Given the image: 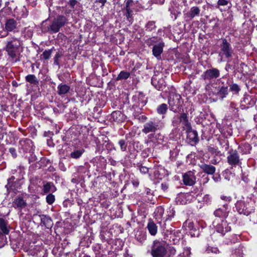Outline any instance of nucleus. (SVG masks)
Wrapping results in <instances>:
<instances>
[{
	"mask_svg": "<svg viewBox=\"0 0 257 257\" xmlns=\"http://www.w3.org/2000/svg\"><path fill=\"white\" fill-rule=\"evenodd\" d=\"M47 22V21H43L42 23V32H49L51 34L56 33L64 25V18L63 16H59L53 21L51 24H48Z\"/></svg>",
	"mask_w": 257,
	"mask_h": 257,
	"instance_id": "nucleus-1",
	"label": "nucleus"
},
{
	"mask_svg": "<svg viewBox=\"0 0 257 257\" xmlns=\"http://www.w3.org/2000/svg\"><path fill=\"white\" fill-rule=\"evenodd\" d=\"M21 41L17 38H13L9 41L6 47V51L8 55L12 59L16 58L15 61L19 60L17 59V56L20 54L19 49L21 46Z\"/></svg>",
	"mask_w": 257,
	"mask_h": 257,
	"instance_id": "nucleus-2",
	"label": "nucleus"
},
{
	"mask_svg": "<svg viewBox=\"0 0 257 257\" xmlns=\"http://www.w3.org/2000/svg\"><path fill=\"white\" fill-rule=\"evenodd\" d=\"M181 96L176 93H171L168 99V103L171 110L178 112L181 107Z\"/></svg>",
	"mask_w": 257,
	"mask_h": 257,
	"instance_id": "nucleus-3",
	"label": "nucleus"
},
{
	"mask_svg": "<svg viewBox=\"0 0 257 257\" xmlns=\"http://www.w3.org/2000/svg\"><path fill=\"white\" fill-rule=\"evenodd\" d=\"M233 51L230 44L226 39H223L222 44L220 45V51L219 55L220 57V61H223V56L226 58L230 57L232 56Z\"/></svg>",
	"mask_w": 257,
	"mask_h": 257,
	"instance_id": "nucleus-4",
	"label": "nucleus"
},
{
	"mask_svg": "<svg viewBox=\"0 0 257 257\" xmlns=\"http://www.w3.org/2000/svg\"><path fill=\"white\" fill-rule=\"evenodd\" d=\"M167 252L165 246L159 242H154L151 254L153 257H164Z\"/></svg>",
	"mask_w": 257,
	"mask_h": 257,
	"instance_id": "nucleus-5",
	"label": "nucleus"
},
{
	"mask_svg": "<svg viewBox=\"0 0 257 257\" xmlns=\"http://www.w3.org/2000/svg\"><path fill=\"white\" fill-rule=\"evenodd\" d=\"M213 224L216 230L222 234H224L230 230V227L228 226L226 221L223 219L216 218L214 221Z\"/></svg>",
	"mask_w": 257,
	"mask_h": 257,
	"instance_id": "nucleus-6",
	"label": "nucleus"
},
{
	"mask_svg": "<svg viewBox=\"0 0 257 257\" xmlns=\"http://www.w3.org/2000/svg\"><path fill=\"white\" fill-rule=\"evenodd\" d=\"M227 159L228 163L232 166H235L241 164L239 157L236 150H230L228 152Z\"/></svg>",
	"mask_w": 257,
	"mask_h": 257,
	"instance_id": "nucleus-7",
	"label": "nucleus"
},
{
	"mask_svg": "<svg viewBox=\"0 0 257 257\" xmlns=\"http://www.w3.org/2000/svg\"><path fill=\"white\" fill-rule=\"evenodd\" d=\"M219 71L216 68L207 70L201 75L204 80H211L218 78L219 76Z\"/></svg>",
	"mask_w": 257,
	"mask_h": 257,
	"instance_id": "nucleus-8",
	"label": "nucleus"
},
{
	"mask_svg": "<svg viewBox=\"0 0 257 257\" xmlns=\"http://www.w3.org/2000/svg\"><path fill=\"white\" fill-rule=\"evenodd\" d=\"M183 182L184 184L188 186H192L195 183L196 177L193 172L189 171L185 173L183 176Z\"/></svg>",
	"mask_w": 257,
	"mask_h": 257,
	"instance_id": "nucleus-9",
	"label": "nucleus"
},
{
	"mask_svg": "<svg viewBox=\"0 0 257 257\" xmlns=\"http://www.w3.org/2000/svg\"><path fill=\"white\" fill-rule=\"evenodd\" d=\"M158 125L153 121H149L144 124L143 132L145 134L155 132L158 128Z\"/></svg>",
	"mask_w": 257,
	"mask_h": 257,
	"instance_id": "nucleus-10",
	"label": "nucleus"
},
{
	"mask_svg": "<svg viewBox=\"0 0 257 257\" xmlns=\"http://www.w3.org/2000/svg\"><path fill=\"white\" fill-rule=\"evenodd\" d=\"M13 206L15 208L21 210L27 207V203L23 197H18L13 201Z\"/></svg>",
	"mask_w": 257,
	"mask_h": 257,
	"instance_id": "nucleus-11",
	"label": "nucleus"
},
{
	"mask_svg": "<svg viewBox=\"0 0 257 257\" xmlns=\"http://www.w3.org/2000/svg\"><path fill=\"white\" fill-rule=\"evenodd\" d=\"M164 43L162 42L159 43L154 46L152 50L153 55L158 59H161V54L163 51Z\"/></svg>",
	"mask_w": 257,
	"mask_h": 257,
	"instance_id": "nucleus-12",
	"label": "nucleus"
},
{
	"mask_svg": "<svg viewBox=\"0 0 257 257\" xmlns=\"http://www.w3.org/2000/svg\"><path fill=\"white\" fill-rule=\"evenodd\" d=\"M187 138L190 142L196 143L198 142V134L196 131L193 130L192 127L186 130Z\"/></svg>",
	"mask_w": 257,
	"mask_h": 257,
	"instance_id": "nucleus-13",
	"label": "nucleus"
},
{
	"mask_svg": "<svg viewBox=\"0 0 257 257\" xmlns=\"http://www.w3.org/2000/svg\"><path fill=\"white\" fill-rule=\"evenodd\" d=\"M180 121L183 125V127L185 130L190 129L191 125L189 122L187 115L185 113H182L181 114L180 116Z\"/></svg>",
	"mask_w": 257,
	"mask_h": 257,
	"instance_id": "nucleus-14",
	"label": "nucleus"
},
{
	"mask_svg": "<svg viewBox=\"0 0 257 257\" xmlns=\"http://www.w3.org/2000/svg\"><path fill=\"white\" fill-rule=\"evenodd\" d=\"M200 168L204 172L208 175H213L216 170L215 167L206 164H203L200 166Z\"/></svg>",
	"mask_w": 257,
	"mask_h": 257,
	"instance_id": "nucleus-15",
	"label": "nucleus"
},
{
	"mask_svg": "<svg viewBox=\"0 0 257 257\" xmlns=\"http://www.w3.org/2000/svg\"><path fill=\"white\" fill-rule=\"evenodd\" d=\"M17 22L13 19H10L7 21L5 24V28L8 32H11L16 28Z\"/></svg>",
	"mask_w": 257,
	"mask_h": 257,
	"instance_id": "nucleus-16",
	"label": "nucleus"
},
{
	"mask_svg": "<svg viewBox=\"0 0 257 257\" xmlns=\"http://www.w3.org/2000/svg\"><path fill=\"white\" fill-rule=\"evenodd\" d=\"M41 222L44 226L47 228H50L53 226V221L51 219L45 215H42L40 216Z\"/></svg>",
	"mask_w": 257,
	"mask_h": 257,
	"instance_id": "nucleus-17",
	"label": "nucleus"
},
{
	"mask_svg": "<svg viewBox=\"0 0 257 257\" xmlns=\"http://www.w3.org/2000/svg\"><path fill=\"white\" fill-rule=\"evenodd\" d=\"M147 228L151 235H155L156 234L157 232V226L152 220L149 221Z\"/></svg>",
	"mask_w": 257,
	"mask_h": 257,
	"instance_id": "nucleus-18",
	"label": "nucleus"
},
{
	"mask_svg": "<svg viewBox=\"0 0 257 257\" xmlns=\"http://www.w3.org/2000/svg\"><path fill=\"white\" fill-rule=\"evenodd\" d=\"M55 190L56 188L52 183L48 182L44 185L43 191L45 193H48L50 192H53Z\"/></svg>",
	"mask_w": 257,
	"mask_h": 257,
	"instance_id": "nucleus-19",
	"label": "nucleus"
},
{
	"mask_svg": "<svg viewBox=\"0 0 257 257\" xmlns=\"http://www.w3.org/2000/svg\"><path fill=\"white\" fill-rule=\"evenodd\" d=\"M0 228L4 234H8L9 230L7 227V223L4 219L0 218Z\"/></svg>",
	"mask_w": 257,
	"mask_h": 257,
	"instance_id": "nucleus-20",
	"label": "nucleus"
},
{
	"mask_svg": "<svg viewBox=\"0 0 257 257\" xmlns=\"http://www.w3.org/2000/svg\"><path fill=\"white\" fill-rule=\"evenodd\" d=\"M214 215L216 217H218V218L220 219V218L226 217L228 214L226 211L219 208L215 211Z\"/></svg>",
	"mask_w": 257,
	"mask_h": 257,
	"instance_id": "nucleus-21",
	"label": "nucleus"
},
{
	"mask_svg": "<svg viewBox=\"0 0 257 257\" xmlns=\"http://www.w3.org/2000/svg\"><path fill=\"white\" fill-rule=\"evenodd\" d=\"M200 13V10L198 7H193L191 9V10L189 13V17L191 19H193L195 16L199 15Z\"/></svg>",
	"mask_w": 257,
	"mask_h": 257,
	"instance_id": "nucleus-22",
	"label": "nucleus"
},
{
	"mask_svg": "<svg viewBox=\"0 0 257 257\" xmlns=\"http://www.w3.org/2000/svg\"><path fill=\"white\" fill-rule=\"evenodd\" d=\"M26 80L29 83L33 84H38L39 83L38 80L37 79L36 76L34 75H28L26 77Z\"/></svg>",
	"mask_w": 257,
	"mask_h": 257,
	"instance_id": "nucleus-23",
	"label": "nucleus"
},
{
	"mask_svg": "<svg viewBox=\"0 0 257 257\" xmlns=\"http://www.w3.org/2000/svg\"><path fill=\"white\" fill-rule=\"evenodd\" d=\"M130 73L129 72L122 71L118 74L116 79L117 80L126 79L130 77Z\"/></svg>",
	"mask_w": 257,
	"mask_h": 257,
	"instance_id": "nucleus-24",
	"label": "nucleus"
},
{
	"mask_svg": "<svg viewBox=\"0 0 257 257\" xmlns=\"http://www.w3.org/2000/svg\"><path fill=\"white\" fill-rule=\"evenodd\" d=\"M168 109V107H167V104H165V103H163L162 104H161L157 108V112L159 113V114H165L166 111H167V110Z\"/></svg>",
	"mask_w": 257,
	"mask_h": 257,
	"instance_id": "nucleus-25",
	"label": "nucleus"
},
{
	"mask_svg": "<svg viewBox=\"0 0 257 257\" xmlns=\"http://www.w3.org/2000/svg\"><path fill=\"white\" fill-rule=\"evenodd\" d=\"M84 152V150H76L72 152L70 154V156L72 158L77 159L79 158Z\"/></svg>",
	"mask_w": 257,
	"mask_h": 257,
	"instance_id": "nucleus-26",
	"label": "nucleus"
},
{
	"mask_svg": "<svg viewBox=\"0 0 257 257\" xmlns=\"http://www.w3.org/2000/svg\"><path fill=\"white\" fill-rule=\"evenodd\" d=\"M133 3V0H127V2H126L125 9H126V12L127 14V17H130V15L132 13V11L131 10L130 8V6Z\"/></svg>",
	"mask_w": 257,
	"mask_h": 257,
	"instance_id": "nucleus-27",
	"label": "nucleus"
},
{
	"mask_svg": "<svg viewBox=\"0 0 257 257\" xmlns=\"http://www.w3.org/2000/svg\"><path fill=\"white\" fill-rule=\"evenodd\" d=\"M47 202L49 204H52L55 201V197L52 194H49L46 197Z\"/></svg>",
	"mask_w": 257,
	"mask_h": 257,
	"instance_id": "nucleus-28",
	"label": "nucleus"
},
{
	"mask_svg": "<svg viewBox=\"0 0 257 257\" xmlns=\"http://www.w3.org/2000/svg\"><path fill=\"white\" fill-rule=\"evenodd\" d=\"M157 42V39L155 37L150 38L146 41V43L149 46L153 45L154 44L156 43Z\"/></svg>",
	"mask_w": 257,
	"mask_h": 257,
	"instance_id": "nucleus-29",
	"label": "nucleus"
},
{
	"mask_svg": "<svg viewBox=\"0 0 257 257\" xmlns=\"http://www.w3.org/2000/svg\"><path fill=\"white\" fill-rule=\"evenodd\" d=\"M230 89L231 91H233L236 93H237L240 90L238 85L236 84H233L231 85L230 86Z\"/></svg>",
	"mask_w": 257,
	"mask_h": 257,
	"instance_id": "nucleus-30",
	"label": "nucleus"
},
{
	"mask_svg": "<svg viewBox=\"0 0 257 257\" xmlns=\"http://www.w3.org/2000/svg\"><path fill=\"white\" fill-rule=\"evenodd\" d=\"M51 54V51L49 50H46L45 51H44L41 56L45 59H48L49 58Z\"/></svg>",
	"mask_w": 257,
	"mask_h": 257,
	"instance_id": "nucleus-31",
	"label": "nucleus"
},
{
	"mask_svg": "<svg viewBox=\"0 0 257 257\" xmlns=\"http://www.w3.org/2000/svg\"><path fill=\"white\" fill-rule=\"evenodd\" d=\"M118 144L120 147L121 150L124 151L126 149V144L124 140H120Z\"/></svg>",
	"mask_w": 257,
	"mask_h": 257,
	"instance_id": "nucleus-32",
	"label": "nucleus"
},
{
	"mask_svg": "<svg viewBox=\"0 0 257 257\" xmlns=\"http://www.w3.org/2000/svg\"><path fill=\"white\" fill-rule=\"evenodd\" d=\"M227 91L228 88L227 87H222L219 90L220 93L224 96L227 94Z\"/></svg>",
	"mask_w": 257,
	"mask_h": 257,
	"instance_id": "nucleus-33",
	"label": "nucleus"
},
{
	"mask_svg": "<svg viewBox=\"0 0 257 257\" xmlns=\"http://www.w3.org/2000/svg\"><path fill=\"white\" fill-rule=\"evenodd\" d=\"M58 92L60 95L64 94V85L60 84L58 86Z\"/></svg>",
	"mask_w": 257,
	"mask_h": 257,
	"instance_id": "nucleus-34",
	"label": "nucleus"
},
{
	"mask_svg": "<svg viewBox=\"0 0 257 257\" xmlns=\"http://www.w3.org/2000/svg\"><path fill=\"white\" fill-rule=\"evenodd\" d=\"M228 3L227 0H218V5L220 6H226Z\"/></svg>",
	"mask_w": 257,
	"mask_h": 257,
	"instance_id": "nucleus-35",
	"label": "nucleus"
},
{
	"mask_svg": "<svg viewBox=\"0 0 257 257\" xmlns=\"http://www.w3.org/2000/svg\"><path fill=\"white\" fill-rule=\"evenodd\" d=\"M140 170L141 172H142V173H144V174H146V173H148V171H149V169L147 167H144V166L141 167Z\"/></svg>",
	"mask_w": 257,
	"mask_h": 257,
	"instance_id": "nucleus-36",
	"label": "nucleus"
},
{
	"mask_svg": "<svg viewBox=\"0 0 257 257\" xmlns=\"http://www.w3.org/2000/svg\"><path fill=\"white\" fill-rule=\"evenodd\" d=\"M77 1L76 0H70L69 2L70 6L73 8L76 5Z\"/></svg>",
	"mask_w": 257,
	"mask_h": 257,
	"instance_id": "nucleus-37",
	"label": "nucleus"
},
{
	"mask_svg": "<svg viewBox=\"0 0 257 257\" xmlns=\"http://www.w3.org/2000/svg\"><path fill=\"white\" fill-rule=\"evenodd\" d=\"M106 2V0H96L95 3H100L101 4V7L104 6V4Z\"/></svg>",
	"mask_w": 257,
	"mask_h": 257,
	"instance_id": "nucleus-38",
	"label": "nucleus"
},
{
	"mask_svg": "<svg viewBox=\"0 0 257 257\" xmlns=\"http://www.w3.org/2000/svg\"><path fill=\"white\" fill-rule=\"evenodd\" d=\"M9 150L14 157H16L17 155L16 153V150L14 148H10Z\"/></svg>",
	"mask_w": 257,
	"mask_h": 257,
	"instance_id": "nucleus-39",
	"label": "nucleus"
},
{
	"mask_svg": "<svg viewBox=\"0 0 257 257\" xmlns=\"http://www.w3.org/2000/svg\"><path fill=\"white\" fill-rule=\"evenodd\" d=\"M60 57V55L59 54H57L56 56H55V63L57 64H58V58Z\"/></svg>",
	"mask_w": 257,
	"mask_h": 257,
	"instance_id": "nucleus-40",
	"label": "nucleus"
},
{
	"mask_svg": "<svg viewBox=\"0 0 257 257\" xmlns=\"http://www.w3.org/2000/svg\"><path fill=\"white\" fill-rule=\"evenodd\" d=\"M65 94L68 93L69 92V90H70V87L68 86H67L66 85H65Z\"/></svg>",
	"mask_w": 257,
	"mask_h": 257,
	"instance_id": "nucleus-41",
	"label": "nucleus"
},
{
	"mask_svg": "<svg viewBox=\"0 0 257 257\" xmlns=\"http://www.w3.org/2000/svg\"><path fill=\"white\" fill-rule=\"evenodd\" d=\"M209 151L212 153H215L216 152V149L213 148H210Z\"/></svg>",
	"mask_w": 257,
	"mask_h": 257,
	"instance_id": "nucleus-42",
	"label": "nucleus"
},
{
	"mask_svg": "<svg viewBox=\"0 0 257 257\" xmlns=\"http://www.w3.org/2000/svg\"><path fill=\"white\" fill-rule=\"evenodd\" d=\"M211 163L212 164L216 165V164H217L218 163V162L217 161V160L216 159H212L211 161Z\"/></svg>",
	"mask_w": 257,
	"mask_h": 257,
	"instance_id": "nucleus-43",
	"label": "nucleus"
},
{
	"mask_svg": "<svg viewBox=\"0 0 257 257\" xmlns=\"http://www.w3.org/2000/svg\"><path fill=\"white\" fill-rule=\"evenodd\" d=\"M221 198H222V199L225 200L226 201H229L230 200L229 198L227 197H226V196L221 197Z\"/></svg>",
	"mask_w": 257,
	"mask_h": 257,
	"instance_id": "nucleus-44",
	"label": "nucleus"
},
{
	"mask_svg": "<svg viewBox=\"0 0 257 257\" xmlns=\"http://www.w3.org/2000/svg\"><path fill=\"white\" fill-rule=\"evenodd\" d=\"M118 114H120V112L119 111H117V112L114 111L112 112V115L113 116H114L115 115H117Z\"/></svg>",
	"mask_w": 257,
	"mask_h": 257,
	"instance_id": "nucleus-45",
	"label": "nucleus"
},
{
	"mask_svg": "<svg viewBox=\"0 0 257 257\" xmlns=\"http://www.w3.org/2000/svg\"><path fill=\"white\" fill-rule=\"evenodd\" d=\"M192 225H193V223L192 222H190L189 223V227H190V228L192 227Z\"/></svg>",
	"mask_w": 257,
	"mask_h": 257,
	"instance_id": "nucleus-46",
	"label": "nucleus"
},
{
	"mask_svg": "<svg viewBox=\"0 0 257 257\" xmlns=\"http://www.w3.org/2000/svg\"><path fill=\"white\" fill-rule=\"evenodd\" d=\"M162 188L164 190L167 188L166 186L165 185L164 186L163 184H162Z\"/></svg>",
	"mask_w": 257,
	"mask_h": 257,
	"instance_id": "nucleus-47",
	"label": "nucleus"
},
{
	"mask_svg": "<svg viewBox=\"0 0 257 257\" xmlns=\"http://www.w3.org/2000/svg\"><path fill=\"white\" fill-rule=\"evenodd\" d=\"M70 257H76V256L74 254H70Z\"/></svg>",
	"mask_w": 257,
	"mask_h": 257,
	"instance_id": "nucleus-48",
	"label": "nucleus"
},
{
	"mask_svg": "<svg viewBox=\"0 0 257 257\" xmlns=\"http://www.w3.org/2000/svg\"><path fill=\"white\" fill-rule=\"evenodd\" d=\"M173 125L174 126H175V122H174V121H173Z\"/></svg>",
	"mask_w": 257,
	"mask_h": 257,
	"instance_id": "nucleus-49",
	"label": "nucleus"
},
{
	"mask_svg": "<svg viewBox=\"0 0 257 257\" xmlns=\"http://www.w3.org/2000/svg\"><path fill=\"white\" fill-rule=\"evenodd\" d=\"M84 257H90V256L87 255V256H85Z\"/></svg>",
	"mask_w": 257,
	"mask_h": 257,
	"instance_id": "nucleus-50",
	"label": "nucleus"
}]
</instances>
